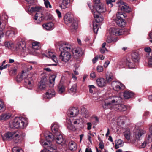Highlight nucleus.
<instances>
[{
    "label": "nucleus",
    "instance_id": "f257e3e1",
    "mask_svg": "<svg viewBox=\"0 0 152 152\" xmlns=\"http://www.w3.org/2000/svg\"><path fill=\"white\" fill-rule=\"evenodd\" d=\"M59 49L61 52L59 56L60 59L65 63L68 62L71 58L70 52L72 50V46L69 43H62L60 45Z\"/></svg>",
    "mask_w": 152,
    "mask_h": 152
},
{
    "label": "nucleus",
    "instance_id": "f03ea898",
    "mask_svg": "<svg viewBox=\"0 0 152 152\" xmlns=\"http://www.w3.org/2000/svg\"><path fill=\"white\" fill-rule=\"evenodd\" d=\"M55 137L52 133H49L45 136L47 142H44L43 140H41L40 143L45 148L41 152H55L56 151L57 148L56 145H52L50 143V142L54 139Z\"/></svg>",
    "mask_w": 152,
    "mask_h": 152
},
{
    "label": "nucleus",
    "instance_id": "7ed1b4c3",
    "mask_svg": "<svg viewBox=\"0 0 152 152\" xmlns=\"http://www.w3.org/2000/svg\"><path fill=\"white\" fill-rule=\"evenodd\" d=\"M27 124L26 119L21 117H16L13 121L10 124V127L13 129H23L26 127Z\"/></svg>",
    "mask_w": 152,
    "mask_h": 152
},
{
    "label": "nucleus",
    "instance_id": "20e7f679",
    "mask_svg": "<svg viewBox=\"0 0 152 152\" xmlns=\"http://www.w3.org/2000/svg\"><path fill=\"white\" fill-rule=\"evenodd\" d=\"M121 99L120 97L116 96L110 97L104 101L102 107L104 109H108L112 108L113 106L116 107L120 102Z\"/></svg>",
    "mask_w": 152,
    "mask_h": 152
},
{
    "label": "nucleus",
    "instance_id": "39448f33",
    "mask_svg": "<svg viewBox=\"0 0 152 152\" xmlns=\"http://www.w3.org/2000/svg\"><path fill=\"white\" fill-rule=\"evenodd\" d=\"M18 77H19L20 79L19 81L22 80L23 79H24V85L27 88L29 89H31L32 88L34 81L31 75H28L27 72L23 71L21 75L18 76ZM17 81H18V80Z\"/></svg>",
    "mask_w": 152,
    "mask_h": 152
},
{
    "label": "nucleus",
    "instance_id": "423d86ee",
    "mask_svg": "<svg viewBox=\"0 0 152 152\" xmlns=\"http://www.w3.org/2000/svg\"><path fill=\"white\" fill-rule=\"evenodd\" d=\"M73 17V15L72 14L67 13L64 15V19L66 24L70 23L72 22L70 28L72 29L75 30L77 28V20H74Z\"/></svg>",
    "mask_w": 152,
    "mask_h": 152
},
{
    "label": "nucleus",
    "instance_id": "0eeeda50",
    "mask_svg": "<svg viewBox=\"0 0 152 152\" xmlns=\"http://www.w3.org/2000/svg\"><path fill=\"white\" fill-rule=\"evenodd\" d=\"M119 7L118 9L122 11L129 12L131 11V9L129 7L127 4L122 1L117 3Z\"/></svg>",
    "mask_w": 152,
    "mask_h": 152
},
{
    "label": "nucleus",
    "instance_id": "6e6552de",
    "mask_svg": "<svg viewBox=\"0 0 152 152\" xmlns=\"http://www.w3.org/2000/svg\"><path fill=\"white\" fill-rule=\"evenodd\" d=\"M93 14L94 12H97L98 13L101 14L105 12L106 11L105 6L102 4H98L96 6H93Z\"/></svg>",
    "mask_w": 152,
    "mask_h": 152
},
{
    "label": "nucleus",
    "instance_id": "1a4fd4ad",
    "mask_svg": "<svg viewBox=\"0 0 152 152\" xmlns=\"http://www.w3.org/2000/svg\"><path fill=\"white\" fill-rule=\"evenodd\" d=\"M24 136V134L18 132H15L13 139L14 143L17 144L20 143L23 139Z\"/></svg>",
    "mask_w": 152,
    "mask_h": 152
},
{
    "label": "nucleus",
    "instance_id": "9d476101",
    "mask_svg": "<svg viewBox=\"0 0 152 152\" xmlns=\"http://www.w3.org/2000/svg\"><path fill=\"white\" fill-rule=\"evenodd\" d=\"M146 133V131L143 129H138L134 130V137L136 140H139L141 137Z\"/></svg>",
    "mask_w": 152,
    "mask_h": 152
},
{
    "label": "nucleus",
    "instance_id": "9b49d317",
    "mask_svg": "<svg viewBox=\"0 0 152 152\" xmlns=\"http://www.w3.org/2000/svg\"><path fill=\"white\" fill-rule=\"evenodd\" d=\"M113 88L115 90L118 91L125 88V86L121 83L118 81H113L111 83Z\"/></svg>",
    "mask_w": 152,
    "mask_h": 152
},
{
    "label": "nucleus",
    "instance_id": "f8f14e48",
    "mask_svg": "<svg viewBox=\"0 0 152 152\" xmlns=\"http://www.w3.org/2000/svg\"><path fill=\"white\" fill-rule=\"evenodd\" d=\"M45 56L48 58H51L55 63H57L58 62L55 53H53V52L50 51V50H48L46 51L45 52Z\"/></svg>",
    "mask_w": 152,
    "mask_h": 152
},
{
    "label": "nucleus",
    "instance_id": "ddd939ff",
    "mask_svg": "<svg viewBox=\"0 0 152 152\" xmlns=\"http://www.w3.org/2000/svg\"><path fill=\"white\" fill-rule=\"evenodd\" d=\"M109 31L110 34L116 36L121 35L124 34V31L123 30L119 29L114 28H110Z\"/></svg>",
    "mask_w": 152,
    "mask_h": 152
},
{
    "label": "nucleus",
    "instance_id": "4468645a",
    "mask_svg": "<svg viewBox=\"0 0 152 152\" xmlns=\"http://www.w3.org/2000/svg\"><path fill=\"white\" fill-rule=\"evenodd\" d=\"M78 109L75 107L70 108L67 112L68 114L72 118L75 117L78 113Z\"/></svg>",
    "mask_w": 152,
    "mask_h": 152
},
{
    "label": "nucleus",
    "instance_id": "2eb2a0df",
    "mask_svg": "<svg viewBox=\"0 0 152 152\" xmlns=\"http://www.w3.org/2000/svg\"><path fill=\"white\" fill-rule=\"evenodd\" d=\"M71 51H72L74 58L76 59L81 56L83 53V51L80 48L74 50L72 48V50Z\"/></svg>",
    "mask_w": 152,
    "mask_h": 152
},
{
    "label": "nucleus",
    "instance_id": "dca6fc26",
    "mask_svg": "<svg viewBox=\"0 0 152 152\" xmlns=\"http://www.w3.org/2000/svg\"><path fill=\"white\" fill-rule=\"evenodd\" d=\"M55 135L56 137L55 140L57 144H61L65 143V141L64 139L63 135L60 132L58 133V134H55Z\"/></svg>",
    "mask_w": 152,
    "mask_h": 152
},
{
    "label": "nucleus",
    "instance_id": "f3484780",
    "mask_svg": "<svg viewBox=\"0 0 152 152\" xmlns=\"http://www.w3.org/2000/svg\"><path fill=\"white\" fill-rule=\"evenodd\" d=\"M47 80V79L45 77H43L41 78L38 85V87L40 89H43L45 88Z\"/></svg>",
    "mask_w": 152,
    "mask_h": 152
},
{
    "label": "nucleus",
    "instance_id": "a211bd4d",
    "mask_svg": "<svg viewBox=\"0 0 152 152\" xmlns=\"http://www.w3.org/2000/svg\"><path fill=\"white\" fill-rule=\"evenodd\" d=\"M16 48L17 49H20L22 51L24 52L26 50L25 42L23 41H21L18 42L16 45Z\"/></svg>",
    "mask_w": 152,
    "mask_h": 152
},
{
    "label": "nucleus",
    "instance_id": "6ab92c4d",
    "mask_svg": "<svg viewBox=\"0 0 152 152\" xmlns=\"http://www.w3.org/2000/svg\"><path fill=\"white\" fill-rule=\"evenodd\" d=\"M59 125L58 123H54L51 126V129L53 133L55 134L60 132L59 129Z\"/></svg>",
    "mask_w": 152,
    "mask_h": 152
},
{
    "label": "nucleus",
    "instance_id": "aec40b11",
    "mask_svg": "<svg viewBox=\"0 0 152 152\" xmlns=\"http://www.w3.org/2000/svg\"><path fill=\"white\" fill-rule=\"evenodd\" d=\"M34 19L37 23H40L43 19L42 13L39 11L37 12L35 15Z\"/></svg>",
    "mask_w": 152,
    "mask_h": 152
},
{
    "label": "nucleus",
    "instance_id": "412c9836",
    "mask_svg": "<svg viewBox=\"0 0 152 152\" xmlns=\"http://www.w3.org/2000/svg\"><path fill=\"white\" fill-rule=\"evenodd\" d=\"M93 15L96 23H99L103 21V18L101 16L100 14L97 12H94Z\"/></svg>",
    "mask_w": 152,
    "mask_h": 152
},
{
    "label": "nucleus",
    "instance_id": "4be33fe9",
    "mask_svg": "<svg viewBox=\"0 0 152 152\" xmlns=\"http://www.w3.org/2000/svg\"><path fill=\"white\" fill-rule=\"evenodd\" d=\"M96 83L98 86L100 87L104 86L106 85V81L105 79L101 78L96 80Z\"/></svg>",
    "mask_w": 152,
    "mask_h": 152
},
{
    "label": "nucleus",
    "instance_id": "5701e85b",
    "mask_svg": "<svg viewBox=\"0 0 152 152\" xmlns=\"http://www.w3.org/2000/svg\"><path fill=\"white\" fill-rule=\"evenodd\" d=\"M15 133V132H8L5 133L4 135V139L7 140H11L12 139H13Z\"/></svg>",
    "mask_w": 152,
    "mask_h": 152
},
{
    "label": "nucleus",
    "instance_id": "b1692460",
    "mask_svg": "<svg viewBox=\"0 0 152 152\" xmlns=\"http://www.w3.org/2000/svg\"><path fill=\"white\" fill-rule=\"evenodd\" d=\"M140 58L139 55L137 53L134 52L132 53L131 59L134 62H138Z\"/></svg>",
    "mask_w": 152,
    "mask_h": 152
},
{
    "label": "nucleus",
    "instance_id": "393cba45",
    "mask_svg": "<svg viewBox=\"0 0 152 152\" xmlns=\"http://www.w3.org/2000/svg\"><path fill=\"white\" fill-rule=\"evenodd\" d=\"M53 23L51 22L45 23L42 25L43 28L47 30H50L53 29Z\"/></svg>",
    "mask_w": 152,
    "mask_h": 152
},
{
    "label": "nucleus",
    "instance_id": "a878e982",
    "mask_svg": "<svg viewBox=\"0 0 152 152\" xmlns=\"http://www.w3.org/2000/svg\"><path fill=\"white\" fill-rule=\"evenodd\" d=\"M70 2V0H62L60 7L62 9H65L68 7V5Z\"/></svg>",
    "mask_w": 152,
    "mask_h": 152
},
{
    "label": "nucleus",
    "instance_id": "bb28decb",
    "mask_svg": "<svg viewBox=\"0 0 152 152\" xmlns=\"http://www.w3.org/2000/svg\"><path fill=\"white\" fill-rule=\"evenodd\" d=\"M55 94V92L53 90H49L45 94V97L48 99H50L54 97Z\"/></svg>",
    "mask_w": 152,
    "mask_h": 152
},
{
    "label": "nucleus",
    "instance_id": "cd10ccee",
    "mask_svg": "<svg viewBox=\"0 0 152 152\" xmlns=\"http://www.w3.org/2000/svg\"><path fill=\"white\" fill-rule=\"evenodd\" d=\"M70 120L74 124H78L82 122V120L80 118H71Z\"/></svg>",
    "mask_w": 152,
    "mask_h": 152
},
{
    "label": "nucleus",
    "instance_id": "c85d7f7f",
    "mask_svg": "<svg viewBox=\"0 0 152 152\" xmlns=\"http://www.w3.org/2000/svg\"><path fill=\"white\" fill-rule=\"evenodd\" d=\"M56 75H51L49 77V82L51 85L50 86L51 87H53L54 84L55 80Z\"/></svg>",
    "mask_w": 152,
    "mask_h": 152
},
{
    "label": "nucleus",
    "instance_id": "c756f323",
    "mask_svg": "<svg viewBox=\"0 0 152 152\" xmlns=\"http://www.w3.org/2000/svg\"><path fill=\"white\" fill-rule=\"evenodd\" d=\"M116 23L120 27H124L126 25V23L122 19H116Z\"/></svg>",
    "mask_w": 152,
    "mask_h": 152
},
{
    "label": "nucleus",
    "instance_id": "7c9ffc66",
    "mask_svg": "<svg viewBox=\"0 0 152 152\" xmlns=\"http://www.w3.org/2000/svg\"><path fill=\"white\" fill-rule=\"evenodd\" d=\"M11 116V114L9 113L2 114L0 117V120L4 121L8 119Z\"/></svg>",
    "mask_w": 152,
    "mask_h": 152
},
{
    "label": "nucleus",
    "instance_id": "2f4dec72",
    "mask_svg": "<svg viewBox=\"0 0 152 152\" xmlns=\"http://www.w3.org/2000/svg\"><path fill=\"white\" fill-rule=\"evenodd\" d=\"M118 40L117 38H113L110 36L108 37L106 40V42L108 43H110L112 42L115 43Z\"/></svg>",
    "mask_w": 152,
    "mask_h": 152
},
{
    "label": "nucleus",
    "instance_id": "473e14b6",
    "mask_svg": "<svg viewBox=\"0 0 152 152\" xmlns=\"http://www.w3.org/2000/svg\"><path fill=\"white\" fill-rule=\"evenodd\" d=\"M77 85L76 84L73 85L69 90V92L72 95H74L77 90Z\"/></svg>",
    "mask_w": 152,
    "mask_h": 152
},
{
    "label": "nucleus",
    "instance_id": "72a5a7b5",
    "mask_svg": "<svg viewBox=\"0 0 152 152\" xmlns=\"http://www.w3.org/2000/svg\"><path fill=\"white\" fill-rule=\"evenodd\" d=\"M69 147L71 150H75L77 148V145L76 143L73 141H71L69 143Z\"/></svg>",
    "mask_w": 152,
    "mask_h": 152
},
{
    "label": "nucleus",
    "instance_id": "f704fd0d",
    "mask_svg": "<svg viewBox=\"0 0 152 152\" xmlns=\"http://www.w3.org/2000/svg\"><path fill=\"white\" fill-rule=\"evenodd\" d=\"M134 95L133 93L132 92L126 91L124 94V98L126 99H128L133 96Z\"/></svg>",
    "mask_w": 152,
    "mask_h": 152
},
{
    "label": "nucleus",
    "instance_id": "c9c22d12",
    "mask_svg": "<svg viewBox=\"0 0 152 152\" xmlns=\"http://www.w3.org/2000/svg\"><path fill=\"white\" fill-rule=\"evenodd\" d=\"M72 122L69 119V122L67 123V127L68 129L72 130V131H75L76 129V128L75 127L73 126L72 123Z\"/></svg>",
    "mask_w": 152,
    "mask_h": 152
},
{
    "label": "nucleus",
    "instance_id": "e433bc0d",
    "mask_svg": "<svg viewBox=\"0 0 152 152\" xmlns=\"http://www.w3.org/2000/svg\"><path fill=\"white\" fill-rule=\"evenodd\" d=\"M126 118L125 116H122L119 117L118 119V123L119 124H123Z\"/></svg>",
    "mask_w": 152,
    "mask_h": 152
},
{
    "label": "nucleus",
    "instance_id": "4c0bfd02",
    "mask_svg": "<svg viewBox=\"0 0 152 152\" xmlns=\"http://www.w3.org/2000/svg\"><path fill=\"white\" fill-rule=\"evenodd\" d=\"M115 107L118 110L121 111H125L126 109V107L122 104H118Z\"/></svg>",
    "mask_w": 152,
    "mask_h": 152
},
{
    "label": "nucleus",
    "instance_id": "58836bf2",
    "mask_svg": "<svg viewBox=\"0 0 152 152\" xmlns=\"http://www.w3.org/2000/svg\"><path fill=\"white\" fill-rule=\"evenodd\" d=\"M32 46L34 50H38L40 48V44L37 42H33L32 43Z\"/></svg>",
    "mask_w": 152,
    "mask_h": 152
},
{
    "label": "nucleus",
    "instance_id": "ea45409f",
    "mask_svg": "<svg viewBox=\"0 0 152 152\" xmlns=\"http://www.w3.org/2000/svg\"><path fill=\"white\" fill-rule=\"evenodd\" d=\"M132 62L130 60H127L126 65L129 68H135V64Z\"/></svg>",
    "mask_w": 152,
    "mask_h": 152
},
{
    "label": "nucleus",
    "instance_id": "a19ab883",
    "mask_svg": "<svg viewBox=\"0 0 152 152\" xmlns=\"http://www.w3.org/2000/svg\"><path fill=\"white\" fill-rule=\"evenodd\" d=\"M65 91V86L63 85L60 84L58 88V92L59 94L63 93Z\"/></svg>",
    "mask_w": 152,
    "mask_h": 152
},
{
    "label": "nucleus",
    "instance_id": "79ce46f5",
    "mask_svg": "<svg viewBox=\"0 0 152 152\" xmlns=\"http://www.w3.org/2000/svg\"><path fill=\"white\" fill-rule=\"evenodd\" d=\"M124 135L125 138L128 140L130 139V132L129 130H126L123 133Z\"/></svg>",
    "mask_w": 152,
    "mask_h": 152
},
{
    "label": "nucleus",
    "instance_id": "37998d69",
    "mask_svg": "<svg viewBox=\"0 0 152 152\" xmlns=\"http://www.w3.org/2000/svg\"><path fill=\"white\" fill-rule=\"evenodd\" d=\"M113 79V77L112 74L110 72L108 73L107 74L106 79L108 82H110Z\"/></svg>",
    "mask_w": 152,
    "mask_h": 152
},
{
    "label": "nucleus",
    "instance_id": "c03bdc74",
    "mask_svg": "<svg viewBox=\"0 0 152 152\" xmlns=\"http://www.w3.org/2000/svg\"><path fill=\"white\" fill-rule=\"evenodd\" d=\"M40 9V8L37 7H31V8L30 7H29V8H28V10L31 12L36 11L38 12H39Z\"/></svg>",
    "mask_w": 152,
    "mask_h": 152
},
{
    "label": "nucleus",
    "instance_id": "a18cd8bd",
    "mask_svg": "<svg viewBox=\"0 0 152 152\" xmlns=\"http://www.w3.org/2000/svg\"><path fill=\"white\" fill-rule=\"evenodd\" d=\"M4 45L6 47L10 49L13 48L14 46L13 44L11 42H5Z\"/></svg>",
    "mask_w": 152,
    "mask_h": 152
},
{
    "label": "nucleus",
    "instance_id": "49530a36",
    "mask_svg": "<svg viewBox=\"0 0 152 152\" xmlns=\"http://www.w3.org/2000/svg\"><path fill=\"white\" fill-rule=\"evenodd\" d=\"M93 25L94 31L95 33L97 34L99 29L98 24L96 22H94Z\"/></svg>",
    "mask_w": 152,
    "mask_h": 152
},
{
    "label": "nucleus",
    "instance_id": "de8ad7c7",
    "mask_svg": "<svg viewBox=\"0 0 152 152\" xmlns=\"http://www.w3.org/2000/svg\"><path fill=\"white\" fill-rule=\"evenodd\" d=\"M6 35L7 36H9L11 35L12 36L15 35V33L14 31L12 30H8L6 32Z\"/></svg>",
    "mask_w": 152,
    "mask_h": 152
},
{
    "label": "nucleus",
    "instance_id": "09e8293b",
    "mask_svg": "<svg viewBox=\"0 0 152 152\" xmlns=\"http://www.w3.org/2000/svg\"><path fill=\"white\" fill-rule=\"evenodd\" d=\"M126 14H123L121 13L118 12L117 14V19H122L123 17H125L126 16Z\"/></svg>",
    "mask_w": 152,
    "mask_h": 152
},
{
    "label": "nucleus",
    "instance_id": "8fccbe9b",
    "mask_svg": "<svg viewBox=\"0 0 152 152\" xmlns=\"http://www.w3.org/2000/svg\"><path fill=\"white\" fill-rule=\"evenodd\" d=\"M115 0H106L107 4L109 5V7H111L113 6L112 2H115Z\"/></svg>",
    "mask_w": 152,
    "mask_h": 152
},
{
    "label": "nucleus",
    "instance_id": "3c124183",
    "mask_svg": "<svg viewBox=\"0 0 152 152\" xmlns=\"http://www.w3.org/2000/svg\"><path fill=\"white\" fill-rule=\"evenodd\" d=\"M13 152H23V150L17 147H14L12 148Z\"/></svg>",
    "mask_w": 152,
    "mask_h": 152
},
{
    "label": "nucleus",
    "instance_id": "603ef678",
    "mask_svg": "<svg viewBox=\"0 0 152 152\" xmlns=\"http://www.w3.org/2000/svg\"><path fill=\"white\" fill-rule=\"evenodd\" d=\"M44 4L46 8H48V7H49L50 8H52L51 5L50 4V2L48 0H44Z\"/></svg>",
    "mask_w": 152,
    "mask_h": 152
},
{
    "label": "nucleus",
    "instance_id": "864d4df0",
    "mask_svg": "<svg viewBox=\"0 0 152 152\" xmlns=\"http://www.w3.org/2000/svg\"><path fill=\"white\" fill-rule=\"evenodd\" d=\"M88 87L90 93H93L94 89L95 86L94 85H91L89 86Z\"/></svg>",
    "mask_w": 152,
    "mask_h": 152
},
{
    "label": "nucleus",
    "instance_id": "5fc2aeb1",
    "mask_svg": "<svg viewBox=\"0 0 152 152\" xmlns=\"http://www.w3.org/2000/svg\"><path fill=\"white\" fill-rule=\"evenodd\" d=\"M4 106H5L3 102L1 99H0V112H1V110L3 109L4 107Z\"/></svg>",
    "mask_w": 152,
    "mask_h": 152
},
{
    "label": "nucleus",
    "instance_id": "6e6d98bb",
    "mask_svg": "<svg viewBox=\"0 0 152 152\" xmlns=\"http://www.w3.org/2000/svg\"><path fill=\"white\" fill-rule=\"evenodd\" d=\"M103 67L102 66H98L97 67V70L98 72H100L103 71Z\"/></svg>",
    "mask_w": 152,
    "mask_h": 152
},
{
    "label": "nucleus",
    "instance_id": "4d7b16f0",
    "mask_svg": "<svg viewBox=\"0 0 152 152\" xmlns=\"http://www.w3.org/2000/svg\"><path fill=\"white\" fill-rule=\"evenodd\" d=\"M9 65L8 64H7L4 66H3V65H1L0 66V70H2L3 69H5L7 68V67H9Z\"/></svg>",
    "mask_w": 152,
    "mask_h": 152
},
{
    "label": "nucleus",
    "instance_id": "13d9d810",
    "mask_svg": "<svg viewBox=\"0 0 152 152\" xmlns=\"http://www.w3.org/2000/svg\"><path fill=\"white\" fill-rule=\"evenodd\" d=\"M94 5L96 6L98 4H102L100 3V0H94Z\"/></svg>",
    "mask_w": 152,
    "mask_h": 152
},
{
    "label": "nucleus",
    "instance_id": "bf43d9fd",
    "mask_svg": "<svg viewBox=\"0 0 152 152\" xmlns=\"http://www.w3.org/2000/svg\"><path fill=\"white\" fill-rule=\"evenodd\" d=\"M144 51L147 53H149L151 51V48L149 47L145 48L144 49Z\"/></svg>",
    "mask_w": 152,
    "mask_h": 152
},
{
    "label": "nucleus",
    "instance_id": "052dcab7",
    "mask_svg": "<svg viewBox=\"0 0 152 152\" xmlns=\"http://www.w3.org/2000/svg\"><path fill=\"white\" fill-rule=\"evenodd\" d=\"M110 63V61H109L107 60L106 61L104 64V66L105 68L107 67Z\"/></svg>",
    "mask_w": 152,
    "mask_h": 152
},
{
    "label": "nucleus",
    "instance_id": "680f3d73",
    "mask_svg": "<svg viewBox=\"0 0 152 152\" xmlns=\"http://www.w3.org/2000/svg\"><path fill=\"white\" fill-rule=\"evenodd\" d=\"M122 142V140H121V139H119L116 140L115 143L120 145L121 144Z\"/></svg>",
    "mask_w": 152,
    "mask_h": 152
},
{
    "label": "nucleus",
    "instance_id": "e2e57ef3",
    "mask_svg": "<svg viewBox=\"0 0 152 152\" xmlns=\"http://www.w3.org/2000/svg\"><path fill=\"white\" fill-rule=\"evenodd\" d=\"M87 129L88 130H90L92 126V124L91 122H88L87 123Z\"/></svg>",
    "mask_w": 152,
    "mask_h": 152
},
{
    "label": "nucleus",
    "instance_id": "0e129e2a",
    "mask_svg": "<svg viewBox=\"0 0 152 152\" xmlns=\"http://www.w3.org/2000/svg\"><path fill=\"white\" fill-rule=\"evenodd\" d=\"M96 74L95 72H92L91 73L90 75V77L93 78H94L96 77Z\"/></svg>",
    "mask_w": 152,
    "mask_h": 152
},
{
    "label": "nucleus",
    "instance_id": "69168bd1",
    "mask_svg": "<svg viewBox=\"0 0 152 152\" xmlns=\"http://www.w3.org/2000/svg\"><path fill=\"white\" fill-rule=\"evenodd\" d=\"M99 58V56H97L95 57L92 60V61L93 63H95L97 61Z\"/></svg>",
    "mask_w": 152,
    "mask_h": 152
},
{
    "label": "nucleus",
    "instance_id": "338daca9",
    "mask_svg": "<svg viewBox=\"0 0 152 152\" xmlns=\"http://www.w3.org/2000/svg\"><path fill=\"white\" fill-rule=\"evenodd\" d=\"M107 50L106 48H101L100 49V51L102 53H105V51H107Z\"/></svg>",
    "mask_w": 152,
    "mask_h": 152
},
{
    "label": "nucleus",
    "instance_id": "774afa93",
    "mask_svg": "<svg viewBox=\"0 0 152 152\" xmlns=\"http://www.w3.org/2000/svg\"><path fill=\"white\" fill-rule=\"evenodd\" d=\"M58 17L59 18H60L61 17V12L58 10H57L56 11Z\"/></svg>",
    "mask_w": 152,
    "mask_h": 152
}]
</instances>
